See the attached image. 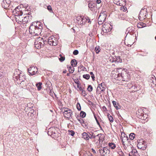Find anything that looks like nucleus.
I'll use <instances>...</instances> for the list:
<instances>
[{"mask_svg": "<svg viewBox=\"0 0 156 156\" xmlns=\"http://www.w3.org/2000/svg\"><path fill=\"white\" fill-rule=\"evenodd\" d=\"M42 29V26L40 22H34L30 24L29 31L30 34L37 36L41 34Z\"/></svg>", "mask_w": 156, "mask_h": 156, "instance_id": "f257e3e1", "label": "nucleus"}, {"mask_svg": "<svg viewBox=\"0 0 156 156\" xmlns=\"http://www.w3.org/2000/svg\"><path fill=\"white\" fill-rule=\"evenodd\" d=\"M14 80L16 81L18 84H21L22 82L26 80V76L25 74L21 73L18 69H16L14 72L13 76Z\"/></svg>", "mask_w": 156, "mask_h": 156, "instance_id": "f03ea898", "label": "nucleus"}, {"mask_svg": "<svg viewBox=\"0 0 156 156\" xmlns=\"http://www.w3.org/2000/svg\"><path fill=\"white\" fill-rule=\"evenodd\" d=\"M117 74L115 76V78L117 80H122L123 81H127L128 74L125 69H122V68L117 69Z\"/></svg>", "mask_w": 156, "mask_h": 156, "instance_id": "7ed1b4c3", "label": "nucleus"}, {"mask_svg": "<svg viewBox=\"0 0 156 156\" xmlns=\"http://www.w3.org/2000/svg\"><path fill=\"white\" fill-rule=\"evenodd\" d=\"M43 38L39 37L36 39L34 42L35 47L37 49H40L45 44Z\"/></svg>", "mask_w": 156, "mask_h": 156, "instance_id": "20e7f679", "label": "nucleus"}, {"mask_svg": "<svg viewBox=\"0 0 156 156\" xmlns=\"http://www.w3.org/2000/svg\"><path fill=\"white\" fill-rule=\"evenodd\" d=\"M25 11V14L26 15H27V16H24L23 19V21L22 22V23L23 24H25L29 22H30L31 20L32 19V16L31 15H30L31 14V12L30 11L28 12H27L26 11H28V9H27L26 8Z\"/></svg>", "mask_w": 156, "mask_h": 156, "instance_id": "39448f33", "label": "nucleus"}, {"mask_svg": "<svg viewBox=\"0 0 156 156\" xmlns=\"http://www.w3.org/2000/svg\"><path fill=\"white\" fill-rule=\"evenodd\" d=\"M106 12L105 11H102L98 18V23L99 25L102 24L104 22L106 17Z\"/></svg>", "mask_w": 156, "mask_h": 156, "instance_id": "423d86ee", "label": "nucleus"}, {"mask_svg": "<svg viewBox=\"0 0 156 156\" xmlns=\"http://www.w3.org/2000/svg\"><path fill=\"white\" fill-rule=\"evenodd\" d=\"M28 71L29 74L33 76L38 73V68L33 66L28 69Z\"/></svg>", "mask_w": 156, "mask_h": 156, "instance_id": "0eeeda50", "label": "nucleus"}, {"mask_svg": "<svg viewBox=\"0 0 156 156\" xmlns=\"http://www.w3.org/2000/svg\"><path fill=\"white\" fill-rule=\"evenodd\" d=\"M147 14V9L145 8L142 9L139 13L138 18L140 20H144Z\"/></svg>", "mask_w": 156, "mask_h": 156, "instance_id": "6e6552de", "label": "nucleus"}, {"mask_svg": "<svg viewBox=\"0 0 156 156\" xmlns=\"http://www.w3.org/2000/svg\"><path fill=\"white\" fill-rule=\"evenodd\" d=\"M110 26V24L108 23H106L103 25L102 29L103 32L105 33H108L110 31L112 30Z\"/></svg>", "mask_w": 156, "mask_h": 156, "instance_id": "1a4fd4ad", "label": "nucleus"}, {"mask_svg": "<svg viewBox=\"0 0 156 156\" xmlns=\"http://www.w3.org/2000/svg\"><path fill=\"white\" fill-rule=\"evenodd\" d=\"M48 44L50 45L56 46L57 44V41L53 36L49 37L48 41Z\"/></svg>", "mask_w": 156, "mask_h": 156, "instance_id": "9d476101", "label": "nucleus"}, {"mask_svg": "<svg viewBox=\"0 0 156 156\" xmlns=\"http://www.w3.org/2000/svg\"><path fill=\"white\" fill-rule=\"evenodd\" d=\"M73 115L72 111L70 109L66 108L64 109V115L65 117L70 118Z\"/></svg>", "mask_w": 156, "mask_h": 156, "instance_id": "9b49d317", "label": "nucleus"}, {"mask_svg": "<svg viewBox=\"0 0 156 156\" xmlns=\"http://www.w3.org/2000/svg\"><path fill=\"white\" fill-rule=\"evenodd\" d=\"M137 147L138 148L144 150L147 147L146 143L143 140H140L137 144Z\"/></svg>", "mask_w": 156, "mask_h": 156, "instance_id": "f8f14e48", "label": "nucleus"}, {"mask_svg": "<svg viewBox=\"0 0 156 156\" xmlns=\"http://www.w3.org/2000/svg\"><path fill=\"white\" fill-rule=\"evenodd\" d=\"M55 128L52 127L48 129V135L51 136L53 138L56 137V133H55Z\"/></svg>", "mask_w": 156, "mask_h": 156, "instance_id": "ddd939ff", "label": "nucleus"}, {"mask_svg": "<svg viewBox=\"0 0 156 156\" xmlns=\"http://www.w3.org/2000/svg\"><path fill=\"white\" fill-rule=\"evenodd\" d=\"M11 2L10 0H3L2 3V6L4 8L7 9L9 7Z\"/></svg>", "mask_w": 156, "mask_h": 156, "instance_id": "4468645a", "label": "nucleus"}, {"mask_svg": "<svg viewBox=\"0 0 156 156\" xmlns=\"http://www.w3.org/2000/svg\"><path fill=\"white\" fill-rule=\"evenodd\" d=\"M131 90V92H135L139 90L140 88L139 87H138L135 85H131L130 87L129 88Z\"/></svg>", "mask_w": 156, "mask_h": 156, "instance_id": "2eb2a0df", "label": "nucleus"}, {"mask_svg": "<svg viewBox=\"0 0 156 156\" xmlns=\"http://www.w3.org/2000/svg\"><path fill=\"white\" fill-rule=\"evenodd\" d=\"M104 84L103 83H101L99 84H98L97 90H101V91L104 92L105 90V88L104 87Z\"/></svg>", "mask_w": 156, "mask_h": 156, "instance_id": "dca6fc26", "label": "nucleus"}, {"mask_svg": "<svg viewBox=\"0 0 156 156\" xmlns=\"http://www.w3.org/2000/svg\"><path fill=\"white\" fill-rule=\"evenodd\" d=\"M83 17L82 16H77L76 18V21L78 24H82Z\"/></svg>", "mask_w": 156, "mask_h": 156, "instance_id": "f3484780", "label": "nucleus"}, {"mask_svg": "<svg viewBox=\"0 0 156 156\" xmlns=\"http://www.w3.org/2000/svg\"><path fill=\"white\" fill-rule=\"evenodd\" d=\"M121 139V140L122 143L124 145H125L126 144L125 143L126 142H127L128 140H129V139H128V137L126 136H124L123 137L122 136Z\"/></svg>", "mask_w": 156, "mask_h": 156, "instance_id": "a211bd4d", "label": "nucleus"}, {"mask_svg": "<svg viewBox=\"0 0 156 156\" xmlns=\"http://www.w3.org/2000/svg\"><path fill=\"white\" fill-rule=\"evenodd\" d=\"M82 22H81L82 23V24L83 25L85 23H90V20L89 18L88 17H83L82 19Z\"/></svg>", "mask_w": 156, "mask_h": 156, "instance_id": "6ab92c4d", "label": "nucleus"}, {"mask_svg": "<svg viewBox=\"0 0 156 156\" xmlns=\"http://www.w3.org/2000/svg\"><path fill=\"white\" fill-rule=\"evenodd\" d=\"M82 138L86 140H88L89 139V136L86 132H83L82 134Z\"/></svg>", "mask_w": 156, "mask_h": 156, "instance_id": "aec40b11", "label": "nucleus"}, {"mask_svg": "<svg viewBox=\"0 0 156 156\" xmlns=\"http://www.w3.org/2000/svg\"><path fill=\"white\" fill-rule=\"evenodd\" d=\"M88 7L92 11L94 10V8H96L95 4L91 2L89 3Z\"/></svg>", "mask_w": 156, "mask_h": 156, "instance_id": "412c9836", "label": "nucleus"}, {"mask_svg": "<svg viewBox=\"0 0 156 156\" xmlns=\"http://www.w3.org/2000/svg\"><path fill=\"white\" fill-rule=\"evenodd\" d=\"M112 103L114 107L115 108L118 110L120 108V106H119V105L118 103H117L115 101H112Z\"/></svg>", "mask_w": 156, "mask_h": 156, "instance_id": "4be33fe9", "label": "nucleus"}, {"mask_svg": "<svg viewBox=\"0 0 156 156\" xmlns=\"http://www.w3.org/2000/svg\"><path fill=\"white\" fill-rule=\"evenodd\" d=\"M15 18L17 22L18 21V22H20L22 23L23 19L21 16H15Z\"/></svg>", "mask_w": 156, "mask_h": 156, "instance_id": "5701e85b", "label": "nucleus"}, {"mask_svg": "<svg viewBox=\"0 0 156 156\" xmlns=\"http://www.w3.org/2000/svg\"><path fill=\"white\" fill-rule=\"evenodd\" d=\"M42 85V83L41 82H39L38 83H37L36 84V87L37 88V90H40L42 88L41 85Z\"/></svg>", "mask_w": 156, "mask_h": 156, "instance_id": "b1692460", "label": "nucleus"}, {"mask_svg": "<svg viewBox=\"0 0 156 156\" xmlns=\"http://www.w3.org/2000/svg\"><path fill=\"white\" fill-rule=\"evenodd\" d=\"M113 61L117 62H121V60L119 56L115 57L114 58Z\"/></svg>", "mask_w": 156, "mask_h": 156, "instance_id": "393cba45", "label": "nucleus"}, {"mask_svg": "<svg viewBox=\"0 0 156 156\" xmlns=\"http://www.w3.org/2000/svg\"><path fill=\"white\" fill-rule=\"evenodd\" d=\"M145 24L142 23H138L137 25V27L141 28L145 26Z\"/></svg>", "mask_w": 156, "mask_h": 156, "instance_id": "a878e982", "label": "nucleus"}, {"mask_svg": "<svg viewBox=\"0 0 156 156\" xmlns=\"http://www.w3.org/2000/svg\"><path fill=\"white\" fill-rule=\"evenodd\" d=\"M105 136L103 134L101 133L100 137H99V141L100 142L101 141H103L104 140Z\"/></svg>", "mask_w": 156, "mask_h": 156, "instance_id": "bb28decb", "label": "nucleus"}, {"mask_svg": "<svg viewBox=\"0 0 156 156\" xmlns=\"http://www.w3.org/2000/svg\"><path fill=\"white\" fill-rule=\"evenodd\" d=\"M71 65L73 66H75L77 64L76 60L75 59L72 60L71 62Z\"/></svg>", "mask_w": 156, "mask_h": 156, "instance_id": "cd10ccee", "label": "nucleus"}, {"mask_svg": "<svg viewBox=\"0 0 156 156\" xmlns=\"http://www.w3.org/2000/svg\"><path fill=\"white\" fill-rule=\"evenodd\" d=\"M108 117L109 121L111 122H113V119L112 116L110 114H109L108 115Z\"/></svg>", "mask_w": 156, "mask_h": 156, "instance_id": "c85d7f7f", "label": "nucleus"}, {"mask_svg": "<svg viewBox=\"0 0 156 156\" xmlns=\"http://www.w3.org/2000/svg\"><path fill=\"white\" fill-rule=\"evenodd\" d=\"M109 146L111 147V148L113 149L115 147V145L113 143H110L109 144Z\"/></svg>", "mask_w": 156, "mask_h": 156, "instance_id": "c756f323", "label": "nucleus"}, {"mask_svg": "<svg viewBox=\"0 0 156 156\" xmlns=\"http://www.w3.org/2000/svg\"><path fill=\"white\" fill-rule=\"evenodd\" d=\"M18 12H16V14L15 15V16H21L23 14V12L19 10V11H18Z\"/></svg>", "mask_w": 156, "mask_h": 156, "instance_id": "7c9ffc66", "label": "nucleus"}, {"mask_svg": "<svg viewBox=\"0 0 156 156\" xmlns=\"http://www.w3.org/2000/svg\"><path fill=\"white\" fill-rule=\"evenodd\" d=\"M100 49L99 48V47L98 46H97L95 48V51L96 53L98 54L100 51Z\"/></svg>", "mask_w": 156, "mask_h": 156, "instance_id": "2f4dec72", "label": "nucleus"}, {"mask_svg": "<svg viewBox=\"0 0 156 156\" xmlns=\"http://www.w3.org/2000/svg\"><path fill=\"white\" fill-rule=\"evenodd\" d=\"M80 115L82 118H84L86 115V113L83 111H81L80 113Z\"/></svg>", "mask_w": 156, "mask_h": 156, "instance_id": "473e14b6", "label": "nucleus"}, {"mask_svg": "<svg viewBox=\"0 0 156 156\" xmlns=\"http://www.w3.org/2000/svg\"><path fill=\"white\" fill-rule=\"evenodd\" d=\"M135 135L134 133H131L129 135V137L131 140H133L135 138Z\"/></svg>", "mask_w": 156, "mask_h": 156, "instance_id": "72a5a7b5", "label": "nucleus"}, {"mask_svg": "<svg viewBox=\"0 0 156 156\" xmlns=\"http://www.w3.org/2000/svg\"><path fill=\"white\" fill-rule=\"evenodd\" d=\"M78 121L80 122L82 125L83 126V124H84V120L82 118H77V119Z\"/></svg>", "mask_w": 156, "mask_h": 156, "instance_id": "f704fd0d", "label": "nucleus"}, {"mask_svg": "<svg viewBox=\"0 0 156 156\" xmlns=\"http://www.w3.org/2000/svg\"><path fill=\"white\" fill-rule=\"evenodd\" d=\"M74 68H73V67H72L71 66H69V72L70 73H72L74 71Z\"/></svg>", "mask_w": 156, "mask_h": 156, "instance_id": "c9c22d12", "label": "nucleus"}, {"mask_svg": "<svg viewBox=\"0 0 156 156\" xmlns=\"http://www.w3.org/2000/svg\"><path fill=\"white\" fill-rule=\"evenodd\" d=\"M83 76L84 78L87 80L89 79L90 77V75L87 74L83 75Z\"/></svg>", "mask_w": 156, "mask_h": 156, "instance_id": "e433bc0d", "label": "nucleus"}, {"mask_svg": "<svg viewBox=\"0 0 156 156\" xmlns=\"http://www.w3.org/2000/svg\"><path fill=\"white\" fill-rule=\"evenodd\" d=\"M90 135L91 136H89V139L94 138L95 139L96 135L94 133H92V134H90Z\"/></svg>", "mask_w": 156, "mask_h": 156, "instance_id": "4c0bfd02", "label": "nucleus"}, {"mask_svg": "<svg viewBox=\"0 0 156 156\" xmlns=\"http://www.w3.org/2000/svg\"><path fill=\"white\" fill-rule=\"evenodd\" d=\"M59 56L60 57V58H59V60L60 61L62 62L65 60V57H64L62 56L61 55H59Z\"/></svg>", "mask_w": 156, "mask_h": 156, "instance_id": "58836bf2", "label": "nucleus"}, {"mask_svg": "<svg viewBox=\"0 0 156 156\" xmlns=\"http://www.w3.org/2000/svg\"><path fill=\"white\" fill-rule=\"evenodd\" d=\"M87 89L90 92L92 91L93 87L91 85H89L88 86Z\"/></svg>", "mask_w": 156, "mask_h": 156, "instance_id": "ea45409f", "label": "nucleus"}, {"mask_svg": "<svg viewBox=\"0 0 156 156\" xmlns=\"http://www.w3.org/2000/svg\"><path fill=\"white\" fill-rule=\"evenodd\" d=\"M76 108L79 111H80L81 110V106L79 103H77Z\"/></svg>", "mask_w": 156, "mask_h": 156, "instance_id": "a19ab883", "label": "nucleus"}, {"mask_svg": "<svg viewBox=\"0 0 156 156\" xmlns=\"http://www.w3.org/2000/svg\"><path fill=\"white\" fill-rule=\"evenodd\" d=\"M90 74L91 75V78H92L93 80V81L94 80V78H95L94 74L92 72H90Z\"/></svg>", "mask_w": 156, "mask_h": 156, "instance_id": "79ce46f5", "label": "nucleus"}, {"mask_svg": "<svg viewBox=\"0 0 156 156\" xmlns=\"http://www.w3.org/2000/svg\"><path fill=\"white\" fill-rule=\"evenodd\" d=\"M69 134L71 135L72 136H73V135H74V132L72 130L69 131Z\"/></svg>", "mask_w": 156, "mask_h": 156, "instance_id": "37998d69", "label": "nucleus"}, {"mask_svg": "<svg viewBox=\"0 0 156 156\" xmlns=\"http://www.w3.org/2000/svg\"><path fill=\"white\" fill-rule=\"evenodd\" d=\"M47 9L50 12H52V8L50 5H48L47 6Z\"/></svg>", "mask_w": 156, "mask_h": 156, "instance_id": "c03bdc74", "label": "nucleus"}, {"mask_svg": "<svg viewBox=\"0 0 156 156\" xmlns=\"http://www.w3.org/2000/svg\"><path fill=\"white\" fill-rule=\"evenodd\" d=\"M82 95L84 97L85 96L87 95L86 92L84 90H82L81 93Z\"/></svg>", "mask_w": 156, "mask_h": 156, "instance_id": "a18cd8bd", "label": "nucleus"}, {"mask_svg": "<svg viewBox=\"0 0 156 156\" xmlns=\"http://www.w3.org/2000/svg\"><path fill=\"white\" fill-rule=\"evenodd\" d=\"M20 7V6H18V7H16L15 9L14 10V11H15L16 12V13L18 12V11H19V10H20V8H19Z\"/></svg>", "mask_w": 156, "mask_h": 156, "instance_id": "49530a36", "label": "nucleus"}, {"mask_svg": "<svg viewBox=\"0 0 156 156\" xmlns=\"http://www.w3.org/2000/svg\"><path fill=\"white\" fill-rule=\"evenodd\" d=\"M101 135V133H99L98 134V135H96L95 139H96L97 140H99V137H100V136Z\"/></svg>", "mask_w": 156, "mask_h": 156, "instance_id": "de8ad7c7", "label": "nucleus"}, {"mask_svg": "<svg viewBox=\"0 0 156 156\" xmlns=\"http://www.w3.org/2000/svg\"><path fill=\"white\" fill-rule=\"evenodd\" d=\"M78 53H79V51L77 50H74L73 52V55H77V54H78Z\"/></svg>", "mask_w": 156, "mask_h": 156, "instance_id": "09e8293b", "label": "nucleus"}, {"mask_svg": "<svg viewBox=\"0 0 156 156\" xmlns=\"http://www.w3.org/2000/svg\"><path fill=\"white\" fill-rule=\"evenodd\" d=\"M133 151H132L131 152H129V156H136L134 154V155H132V154H133Z\"/></svg>", "mask_w": 156, "mask_h": 156, "instance_id": "8fccbe9b", "label": "nucleus"}, {"mask_svg": "<svg viewBox=\"0 0 156 156\" xmlns=\"http://www.w3.org/2000/svg\"><path fill=\"white\" fill-rule=\"evenodd\" d=\"M96 2L98 4H100L101 2V0H97Z\"/></svg>", "mask_w": 156, "mask_h": 156, "instance_id": "3c124183", "label": "nucleus"}, {"mask_svg": "<svg viewBox=\"0 0 156 156\" xmlns=\"http://www.w3.org/2000/svg\"><path fill=\"white\" fill-rule=\"evenodd\" d=\"M95 119L96 120V121H97V123H98V125L100 127V128H101V127L100 126V123L98 121V120H97V118L96 117H95Z\"/></svg>", "mask_w": 156, "mask_h": 156, "instance_id": "603ef678", "label": "nucleus"}, {"mask_svg": "<svg viewBox=\"0 0 156 156\" xmlns=\"http://www.w3.org/2000/svg\"><path fill=\"white\" fill-rule=\"evenodd\" d=\"M4 44V42H2L1 43H0V46H2Z\"/></svg>", "mask_w": 156, "mask_h": 156, "instance_id": "864d4df0", "label": "nucleus"}, {"mask_svg": "<svg viewBox=\"0 0 156 156\" xmlns=\"http://www.w3.org/2000/svg\"><path fill=\"white\" fill-rule=\"evenodd\" d=\"M79 89L80 90H81V91H82V90H83L82 89V88L81 87H80L79 88Z\"/></svg>", "mask_w": 156, "mask_h": 156, "instance_id": "5fc2aeb1", "label": "nucleus"}, {"mask_svg": "<svg viewBox=\"0 0 156 156\" xmlns=\"http://www.w3.org/2000/svg\"><path fill=\"white\" fill-rule=\"evenodd\" d=\"M105 150L107 151V150L106 149H103V152L105 153ZM105 153H106V152H105Z\"/></svg>", "mask_w": 156, "mask_h": 156, "instance_id": "6e6d98bb", "label": "nucleus"}, {"mask_svg": "<svg viewBox=\"0 0 156 156\" xmlns=\"http://www.w3.org/2000/svg\"><path fill=\"white\" fill-rule=\"evenodd\" d=\"M70 73H70L69 72V73H68L67 74V76H70Z\"/></svg>", "mask_w": 156, "mask_h": 156, "instance_id": "4d7b16f0", "label": "nucleus"}, {"mask_svg": "<svg viewBox=\"0 0 156 156\" xmlns=\"http://www.w3.org/2000/svg\"><path fill=\"white\" fill-rule=\"evenodd\" d=\"M67 72V71L66 70H64L63 71V73H66Z\"/></svg>", "mask_w": 156, "mask_h": 156, "instance_id": "13d9d810", "label": "nucleus"}, {"mask_svg": "<svg viewBox=\"0 0 156 156\" xmlns=\"http://www.w3.org/2000/svg\"><path fill=\"white\" fill-rule=\"evenodd\" d=\"M77 87L78 88H79L80 86L79 84H77Z\"/></svg>", "mask_w": 156, "mask_h": 156, "instance_id": "bf43d9fd", "label": "nucleus"}, {"mask_svg": "<svg viewBox=\"0 0 156 156\" xmlns=\"http://www.w3.org/2000/svg\"><path fill=\"white\" fill-rule=\"evenodd\" d=\"M93 152L94 153H96V151H95V150H93Z\"/></svg>", "mask_w": 156, "mask_h": 156, "instance_id": "052dcab7", "label": "nucleus"}, {"mask_svg": "<svg viewBox=\"0 0 156 156\" xmlns=\"http://www.w3.org/2000/svg\"><path fill=\"white\" fill-rule=\"evenodd\" d=\"M132 154V155H134H134H135V152H133V154Z\"/></svg>", "mask_w": 156, "mask_h": 156, "instance_id": "680f3d73", "label": "nucleus"}, {"mask_svg": "<svg viewBox=\"0 0 156 156\" xmlns=\"http://www.w3.org/2000/svg\"><path fill=\"white\" fill-rule=\"evenodd\" d=\"M118 156H122L121 155H118Z\"/></svg>", "mask_w": 156, "mask_h": 156, "instance_id": "e2e57ef3", "label": "nucleus"}, {"mask_svg": "<svg viewBox=\"0 0 156 156\" xmlns=\"http://www.w3.org/2000/svg\"><path fill=\"white\" fill-rule=\"evenodd\" d=\"M155 39L156 40V37H155Z\"/></svg>", "mask_w": 156, "mask_h": 156, "instance_id": "0e129e2a", "label": "nucleus"}]
</instances>
